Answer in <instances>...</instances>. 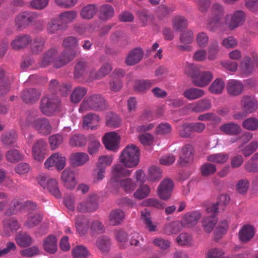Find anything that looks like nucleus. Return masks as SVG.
<instances>
[{
  "label": "nucleus",
  "instance_id": "24",
  "mask_svg": "<svg viewBox=\"0 0 258 258\" xmlns=\"http://www.w3.org/2000/svg\"><path fill=\"white\" fill-rule=\"evenodd\" d=\"M47 144L43 140H38L34 145L32 150L34 159L38 161H42L45 158V150Z\"/></svg>",
  "mask_w": 258,
  "mask_h": 258
},
{
  "label": "nucleus",
  "instance_id": "1",
  "mask_svg": "<svg viewBox=\"0 0 258 258\" xmlns=\"http://www.w3.org/2000/svg\"><path fill=\"white\" fill-rule=\"evenodd\" d=\"M78 53V52L73 51V53H71L70 55L68 56L62 53L57 57L58 51L57 49L52 48L44 53L40 60V64L42 67H46L51 63H53L54 67L60 68L74 59L77 56Z\"/></svg>",
  "mask_w": 258,
  "mask_h": 258
},
{
  "label": "nucleus",
  "instance_id": "49",
  "mask_svg": "<svg viewBox=\"0 0 258 258\" xmlns=\"http://www.w3.org/2000/svg\"><path fill=\"white\" fill-rule=\"evenodd\" d=\"M252 69V63L251 58L249 56H245L240 64V71L241 73L247 75L251 73Z\"/></svg>",
  "mask_w": 258,
  "mask_h": 258
},
{
  "label": "nucleus",
  "instance_id": "18",
  "mask_svg": "<svg viewBox=\"0 0 258 258\" xmlns=\"http://www.w3.org/2000/svg\"><path fill=\"white\" fill-rule=\"evenodd\" d=\"M119 138L114 132L107 133L103 138V143L105 148L110 151H115L118 149Z\"/></svg>",
  "mask_w": 258,
  "mask_h": 258
},
{
  "label": "nucleus",
  "instance_id": "42",
  "mask_svg": "<svg viewBox=\"0 0 258 258\" xmlns=\"http://www.w3.org/2000/svg\"><path fill=\"white\" fill-rule=\"evenodd\" d=\"M181 224L179 221H173L165 224L163 227V233L171 235L179 232L181 229Z\"/></svg>",
  "mask_w": 258,
  "mask_h": 258
},
{
  "label": "nucleus",
  "instance_id": "11",
  "mask_svg": "<svg viewBox=\"0 0 258 258\" xmlns=\"http://www.w3.org/2000/svg\"><path fill=\"white\" fill-rule=\"evenodd\" d=\"M212 17L209 20V27L211 29L221 25V20L224 13V7L219 3H215L211 8Z\"/></svg>",
  "mask_w": 258,
  "mask_h": 258
},
{
  "label": "nucleus",
  "instance_id": "5",
  "mask_svg": "<svg viewBox=\"0 0 258 258\" xmlns=\"http://www.w3.org/2000/svg\"><path fill=\"white\" fill-rule=\"evenodd\" d=\"M98 197L95 194H91L84 200L78 202L76 208L77 212L82 213H92L98 208Z\"/></svg>",
  "mask_w": 258,
  "mask_h": 258
},
{
  "label": "nucleus",
  "instance_id": "28",
  "mask_svg": "<svg viewBox=\"0 0 258 258\" xmlns=\"http://www.w3.org/2000/svg\"><path fill=\"white\" fill-rule=\"evenodd\" d=\"M112 70V67L110 63H105L101 66L99 70L95 72L91 71L89 74L90 81L94 80L102 79L109 75Z\"/></svg>",
  "mask_w": 258,
  "mask_h": 258
},
{
  "label": "nucleus",
  "instance_id": "54",
  "mask_svg": "<svg viewBox=\"0 0 258 258\" xmlns=\"http://www.w3.org/2000/svg\"><path fill=\"white\" fill-rule=\"evenodd\" d=\"M46 40L43 38H36L31 45V51L33 53L38 54L44 49Z\"/></svg>",
  "mask_w": 258,
  "mask_h": 258
},
{
  "label": "nucleus",
  "instance_id": "15",
  "mask_svg": "<svg viewBox=\"0 0 258 258\" xmlns=\"http://www.w3.org/2000/svg\"><path fill=\"white\" fill-rule=\"evenodd\" d=\"M61 179L64 186L69 189H74L78 182L75 172L68 168L62 171Z\"/></svg>",
  "mask_w": 258,
  "mask_h": 258
},
{
  "label": "nucleus",
  "instance_id": "23",
  "mask_svg": "<svg viewBox=\"0 0 258 258\" xmlns=\"http://www.w3.org/2000/svg\"><path fill=\"white\" fill-rule=\"evenodd\" d=\"M89 161V155L87 153L84 152H76L72 153L69 157L70 164L73 167L83 166Z\"/></svg>",
  "mask_w": 258,
  "mask_h": 258
},
{
  "label": "nucleus",
  "instance_id": "12",
  "mask_svg": "<svg viewBox=\"0 0 258 258\" xmlns=\"http://www.w3.org/2000/svg\"><path fill=\"white\" fill-rule=\"evenodd\" d=\"M66 164V158L61 154L56 152L52 154L45 162L44 166L47 169L55 167L57 170H61Z\"/></svg>",
  "mask_w": 258,
  "mask_h": 258
},
{
  "label": "nucleus",
  "instance_id": "17",
  "mask_svg": "<svg viewBox=\"0 0 258 258\" xmlns=\"http://www.w3.org/2000/svg\"><path fill=\"white\" fill-rule=\"evenodd\" d=\"M194 40L193 32L191 30H186L182 32L180 35L179 41L182 45L177 46L178 50L181 51H190L192 50L191 44Z\"/></svg>",
  "mask_w": 258,
  "mask_h": 258
},
{
  "label": "nucleus",
  "instance_id": "36",
  "mask_svg": "<svg viewBox=\"0 0 258 258\" xmlns=\"http://www.w3.org/2000/svg\"><path fill=\"white\" fill-rule=\"evenodd\" d=\"M220 130L223 133L228 135H237L241 132L240 126L233 122H229L222 124Z\"/></svg>",
  "mask_w": 258,
  "mask_h": 258
},
{
  "label": "nucleus",
  "instance_id": "30",
  "mask_svg": "<svg viewBox=\"0 0 258 258\" xmlns=\"http://www.w3.org/2000/svg\"><path fill=\"white\" fill-rule=\"evenodd\" d=\"M99 115L93 113H90L85 115L83 117L82 126L86 129L95 130L97 127L96 123L100 121Z\"/></svg>",
  "mask_w": 258,
  "mask_h": 258
},
{
  "label": "nucleus",
  "instance_id": "8",
  "mask_svg": "<svg viewBox=\"0 0 258 258\" xmlns=\"http://www.w3.org/2000/svg\"><path fill=\"white\" fill-rule=\"evenodd\" d=\"M218 210V207L217 204H213L207 209V212L211 214L204 217L202 221V227L206 232L211 233L215 226L217 219L215 214Z\"/></svg>",
  "mask_w": 258,
  "mask_h": 258
},
{
  "label": "nucleus",
  "instance_id": "10",
  "mask_svg": "<svg viewBox=\"0 0 258 258\" xmlns=\"http://www.w3.org/2000/svg\"><path fill=\"white\" fill-rule=\"evenodd\" d=\"M174 187V183L170 178L164 179L157 188V195L162 200L167 201L171 197Z\"/></svg>",
  "mask_w": 258,
  "mask_h": 258
},
{
  "label": "nucleus",
  "instance_id": "38",
  "mask_svg": "<svg viewBox=\"0 0 258 258\" xmlns=\"http://www.w3.org/2000/svg\"><path fill=\"white\" fill-rule=\"evenodd\" d=\"M205 94V91L200 89L196 88H190L186 89L183 93V96L188 100H196Z\"/></svg>",
  "mask_w": 258,
  "mask_h": 258
},
{
  "label": "nucleus",
  "instance_id": "41",
  "mask_svg": "<svg viewBox=\"0 0 258 258\" xmlns=\"http://www.w3.org/2000/svg\"><path fill=\"white\" fill-rule=\"evenodd\" d=\"M89 221L84 216L77 217L76 219V227L80 235H84L87 231Z\"/></svg>",
  "mask_w": 258,
  "mask_h": 258
},
{
  "label": "nucleus",
  "instance_id": "6",
  "mask_svg": "<svg viewBox=\"0 0 258 258\" xmlns=\"http://www.w3.org/2000/svg\"><path fill=\"white\" fill-rule=\"evenodd\" d=\"M38 183L44 189H47L49 192L57 198H60L61 194L58 186L57 181L45 175L41 174L37 177Z\"/></svg>",
  "mask_w": 258,
  "mask_h": 258
},
{
  "label": "nucleus",
  "instance_id": "45",
  "mask_svg": "<svg viewBox=\"0 0 258 258\" xmlns=\"http://www.w3.org/2000/svg\"><path fill=\"white\" fill-rule=\"evenodd\" d=\"M156 83L154 80H137L135 82L134 89L138 92H145Z\"/></svg>",
  "mask_w": 258,
  "mask_h": 258
},
{
  "label": "nucleus",
  "instance_id": "2",
  "mask_svg": "<svg viewBox=\"0 0 258 258\" xmlns=\"http://www.w3.org/2000/svg\"><path fill=\"white\" fill-rule=\"evenodd\" d=\"M107 107L104 99L99 94H93L86 97L81 103L79 111L84 112L88 110L100 111Z\"/></svg>",
  "mask_w": 258,
  "mask_h": 258
},
{
  "label": "nucleus",
  "instance_id": "20",
  "mask_svg": "<svg viewBox=\"0 0 258 258\" xmlns=\"http://www.w3.org/2000/svg\"><path fill=\"white\" fill-rule=\"evenodd\" d=\"M226 89L227 94L230 96H238L244 91L242 83L237 80L231 79L227 83Z\"/></svg>",
  "mask_w": 258,
  "mask_h": 258
},
{
  "label": "nucleus",
  "instance_id": "13",
  "mask_svg": "<svg viewBox=\"0 0 258 258\" xmlns=\"http://www.w3.org/2000/svg\"><path fill=\"white\" fill-rule=\"evenodd\" d=\"M244 14L241 10L235 11L231 15L225 17V24L230 29L232 30L242 25L244 21Z\"/></svg>",
  "mask_w": 258,
  "mask_h": 258
},
{
  "label": "nucleus",
  "instance_id": "64",
  "mask_svg": "<svg viewBox=\"0 0 258 258\" xmlns=\"http://www.w3.org/2000/svg\"><path fill=\"white\" fill-rule=\"evenodd\" d=\"M224 252L219 248H211L209 249L206 255V258H227L224 256Z\"/></svg>",
  "mask_w": 258,
  "mask_h": 258
},
{
  "label": "nucleus",
  "instance_id": "57",
  "mask_svg": "<svg viewBox=\"0 0 258 258\" xmlns=\"http://www.w3.org/2000/svg\"><path fill=\"white\" fill-rule=\"evenodd\" d=\"M242 126L247 130L256 131L258 129V119L255 117H249L243 121Z\"/></svg>",
  "mask_w": 258,
  "mask_h": 258
},
{
  "label": "nucleus",
  "instance_id": "4",
  "mask_svg": "<svg viewBox=\"0 0 258 258\" xmlns=\"http://www.w3.org/2000/svg\"><path fill=\"white\" fill-rule=\"evenodd\" d=\"M132 170L126 169L123 165L117 164L114 165L111 168V176L108 181L107 187L113 193H116L117 182L122 177H128L130 176Z\"/></svg>",
  "mask_w": 258,
  "mask_h": 258
},
{
  "label": "nucleus",
  "instance_id": "51",
  "mask_svg": "<svg viewBox=\"0 0 258 258\" xmlns=\"http://www.w3.org/2000/svg\"><path fill=\"white\" fill-rule=\"evenodd\" d=\"M228 227V221L227 220L221 221L214 231L215 239H219L226 233Z\"/></svg>",
  "mask_w": 258,
  "mask_h": 258
},
{
  "label": "nucleus",
  "instance_id": "22",
  "mask_svg": "<svg viewBox=\"0 0 258 258\" xmlns=\"http://www.w3.org/2000/svg\"><path fill=\"white\" fill-rule=\"evenodd\" d=\"M41 95L40 90L35 88H29L22 92L21 98L26 103L33 104L38 100Z\"/></svg>",
  "mask_w": 258,
  "mask_h": 258
},
{
  "label": "nucleus",
  "instance_id": "7",
  "mask_svg": "<svg viewBox=\"0 0 258 258\" xmlns=\"http://www.w3.org/2000/svg\"><path fill=\"white\" fill-rule=\"evenodd\" d=\"M39 15L36 12H22L19 13L15 18V25L19 29H25L28 27L34 20L37 19Z\"/></svg>",
  "mask_w": 258,
  "mask_h": 258
},
{
  "label": "nucleus",
  "instance_id": "3",
  "mask_svg": "<svg viewBox=\"0 0 258 258\" xmlns=\"http://www.w3.org/2000/svg\"><path fill=\"white\" fill-rule=\"evenodd\" d=\"M140 150L135 145L127 146L121 153L119 160L124 166L128 168L136 167L139 163Z\"/></svg>",
  "mask_w": 258,
  "mask_h": 258
},
{
  "label": "nucleus",
  "instance_id": "43",
  "mask_svg": "<svg viewBox=\"0 0 258 258\" xmlns=\"http://www.w3.org/2000/svg\"><path fill=\"white\" fill-rule=\"evenodd\" d=\"M141 218L144 222L146 227L149 231L153 232L157 230V224L153 222L150 212L147 210L143 211L141 213Z\"/></svg>",
  "mask_w": 258,
  "mask_h": 258
},
{
  "label": "nucleus",
  "instance_id": "35",
  "mask_svg": "<svg viewBox=\"0 0 258 258\" xmlns=\"http://www.w3.org/2000/svg\"><path fill=\"white\" fill-rule=\"evenodd\" d=\"M119 187H121L126 194H130L135 190L137 187V184L130 178H123L117 182V191L115 194L118 192Z\"/></svg>",
  "mask_w": 258,
  "mask_h": 258
},
{
  "label": "nucleus",
  "instance_id": "59",
  "mask_svg": "<svg viewBox=\"0 0 258 258\" xmlns=\"http://www.w3.org/2000/svg\"><path fill=\"white\" fill-rule=\"evenodd\" d=\"M86 143V139L84 136L75 135L70 140L69 144L72 147H81Z\"/></svg>",
  "mask_w": 258,
  "mask_h": 258
},
{
  "label": "nucleus",
  "instance_id": "60",
  "mask_svg": "<svg viewBox=\"0 0 258 258\" xmlns=\"http://www.w3.org/2000/svg\"><path fill=\"white\" fill-rule=\"evenodd\" d=\"M4 228L5 230L12 231L17 230L19 227L18 221L13 218H6L3 221Z\"/></svg>",
  "mask_w": 258,
  "mask_h": 258
},
{
  "label": "nucleus",
  "instance_id": "53",
  "mask_svg": "<svg viewBox=\"0 0 258 258\" xmlns=\"http://www.w3.org/2000/svg\"><path fill=\"white\" fill-rule=\"evenodd\" d=\"M74 258H87L89 252L87 248L83 245H78L72 251Z\"/></svg>",
  "mask_w": 258,
  "mask_h": 258
},
{
  "label": "nucleus",
  "instance_id": "56",
  "mask_svg": "<svg viewBox=\"0 0 258 258\" xmlns=\"http://www.w3.org/2000/svg\"><path fill=\"white\" fill-rule=\"evenodd\" d=\"M176 242L179 245L190 246L192 244L191 236L187 233H182L176 238Z\"/></svg>",
  "mask_w": 258,
  "mask_h": 258
},
{
  "label": "nucleus",
  "instance_id": "37",
  "mask_svg": "<svg viewBox=\"0 0 258 258\" xmlns=\"http://www.w3.org/2000/svg\"><path fill=\"white\" fill-rule=\"evenodd\" d=\"M42 216L39 213H30L28 215L27 220L24 225L27 228H32L38 225L42 220Z\"/></svg>",
  "mask_w": 258,
  "mask_h": 258
},
{
  "label": "nucleus",
  "instance_id": "50",
  "mask_svg": "<svg viewBox=\"0 0 258 258\" xmlns=\"http://www.w3.org/2000/svg\"><path fill=\"white\" fill-rule=\"evenodd\" d=\"M96 246L102 252H107L111 246L110 239L106 236H101L97 239Z\"/></svg>",
  "mask_w": 258,
  "mask_h": 258
},
{
  "label": "nucleus",
  "instance_id": "40",
  "mask_svg": "<svg viewBox=\"0 0 258 258\" xmlns=\"http://www.w3.org/2000/svg\"><path fill=\"white\" fill-rule=\"evenodd\" d=\"M124 218V212L119 209L112 211L109 215V224L117 225L121 223Z\"/></svg>",
  "mask_w": 258,
  "mask_h": 258
},
{
  "label": "nucleus",
  "instance_id": "48",
  "mask_svg": "<svg viewBox=\"0 0 258 258\" xmlns=\"http://www.w3.org/2000/svg\"><path fill=\"white\" fill-rule=\"evenodd\" d=\"M87 91V89L83 87H76L71 94V101L74 103H78L86 95Z\"/></svg>",
  "mask_w": 258,
  "mask_h": 258
},
{
  "label": "nucleus",
  "instance_id": "33",
  "mask_svg": "<svg viewBox=\"0 0 258 258\" xmlns=\"http://www.w3.org/2000/svg\"><path fill=\"white\" fill-rule=\"evenodd\" d=\"M253 227L249 225L243 226L239 230L238 236L239 240L242 242H247L250 241L254 235Z\"/></svg>",
  "mask_w": 258,
  "mask_h": 258
},
{
  "label": "nucleus",
  "instance_id": "34",
  "mask_svg": "<svg viewBox=\"0 0 258 258\" xmlns=\"http://www.w3.org/2000/svg\"><path fill=\"white\" fill-rule=\"evenodd\" d=\"M43 247L45 251L49 253H54L57 249V239L55 236L49 235L43 241Z\"/></svg>",
  "mask_w": 258,
  "mask_h": 258
},
{
  "label": "nucleus",
  "instance_id": "16",
  "mask_svg": "<svg viewBox=\"0 0 258 258\" xmlns=\"http://www.w3.org/2000/svg\"><path fill=\"white\" fill-rule=\"evenodd\" d=\"M213 75L210 71H199L192 81L193 84L198 87L207 86L212 80Z\"/></svg>",
  "mask_w": 258,
  "mask_h": 258
},
{
  "label": "nucleus",
  "instance_id": "26",
  "mask_svg": "<svg viewBox=\"0 0 258 258\" xmlns=\"http://www.w3.org/2000/svg\"><path fill=\"white\" fill-rule=\"evenodd\" d=\"M211 106L210 101L208 99H204L188 104L186 108L192 112H200L209 109Z\"/></svg>",
  "mask_w": 258,
  "mask_h": 258
},
{
  "label": "nucleus",
  "instance_id": "25",
  "mask_svg": "<svg viewBox=\"0 0 258 258\" xmlns=\"http://www.w3.org/2000/svg\"><path fill=\"white\" fill-rule=\"evenodd\" d=\"M31 41V37L29 35L20 34L11 42V45L13 49L17 50L26 48Z\"/></svg>",
  "mask_w": 258,
  "mask_h": 258
},
{
  "label": "nucleus",
  "instance_id": "61",
  "mask_svg": "<svg viewBox=\"0 0 258 258\" xmlns=\"http://www.w3.org/2000/svg\"><path fill=\"white\" fill-rule=\"evenodd\" d=\"M7 160L10 162H16L23 159V155L17 150L9 151L6 155Z\"/></svg>",
  "mask_w": 258,
  "mask_h": 258
},
{
  "label": "nucleus",
  "instance_id": "19",
  "mask_svg": "<svg viewBox=\"0 0 258 258\" xmlns=\"http://www.w3.org/2000/svg\"><path fill=\"white\" fill-rule=\"evenodd\" d=\"M193 147L191 145L186 144L181 149L177 163L181 166H185L191 162L193 159Z\"/></svg>",
  "mask_w": 258,
  "mask_h": 258
},
{
  "label": "nucleus",
  "instance_id": "47",
  "mask_svg": "<svg viewBox=\"0 0 258 258\" xmlns=\"http://www.w3.org/2000/svg\"><path fill=\"white\" fill-rule=\"evenodd\" d=\"M225 86L224 81L220 78L216 79L209 87V90L213 94H220L223 92Z\"/></svg>",
  "mask_w": 258,
  "mask_h": 258
},
{
  "label": "nucleus",
  "instance_id": "9",
  "mask_svg": "<svg viewBox=\"0 0 258 258\" xmlns=\"http://www.w3.org/2000/svg\"><path fill=\"white\" fill-rule=\"evenodd\" d=\"M59 103L55 97H44L41 99L40 109L43 114L51 115L57 109Z\"/></svg>",
  "mask_w": 258,
  "mask_h": 258
},
{
  "label": "nucleus",
  "instance_id": "32",
  "mask_svg": "<svg viewBox=\"0 0 258 258\" xmlns=\"http://www.w3.org/2000/svg\"><path fill=\"white\" fill-rule=\"evenodd\" d=\"M143 55V51L141 48L134 49L128 53L125 59V63L128 66L134 65L141 60Z\"/></svg>",
  "mask_w": 258,
  "mask_h": 258
},
{
  "label": "nucleus",
  "instance_id": "27",
  "mask_svg": "<svg viewBox=\"0 0 258 258\" xmlns=\"http://www.w3.org/2000/svg\"><path fill=\"white\" fill-rule=\"evenodd\" d=\"M34 128L40 134L48 135L52 131V126L47 118L42 117L37 119Z\"/></svg>",
  "mask_w": 258,
  "mask_h": 258
},
{
  "label": "nucleus",
  "instance_id": "31",
  "mask_svg": "<svg viewBox=\"0 0 258 258\" xmlns=\"http://www.w3.org/2000/svg\"><path fill=\"white\" fill-rule=\"evenodd\" d=\"M37 118V111H30L27 112L21 119V126L23 128L29 126L34 127Z\"/></svg>",
  "mask_w": 258,
  "mask_h": 258
},
{
  "label": "nucleus",
  "instance_id": "44",
  "mask_svg": "<svg viewBox=\"0 0 258 258\" xmlns=\"http://www.w3.org/2000/svg\"><path fill=\"white\" fill-rule=\"evenodd\" d=\"M114 14L113 7L109 5H104L101 6L99 12V18L103 21H107L111 19Z\"/></svg>",
  "mask_w": 258,
  "mask_h": 258
},
{
  "label": "nucleus",
  "instance_id": "29",
  "mask_svg": "<svg viewBox=\"0 0 258 258\" xmlns=\"http://www.w3.org/2000/svg\"><path fill=\"white\" fill-rule=\"evenodd\" d=\"M63 47L68 51L62 53L64 54L66 56L70 55L71 53L73 51L78 52L79 53L77 56L80 54V51L77 50H74L78 46V41L77 39L73 36H69L64 39L62 42Z\"/></svg>",
  "mask_w": 258,
  "mask_h": 258
},
{
  "label": "nucleus",
  "instance_id": "21",
  "mask_svg": "<svg viewBox=\"0 0 258 258\" xmlns=\"http://www.w3.org/2000/svg\"><path fill=\"white\" fill-rule=\"evenodd\" d=\"M201 218V214L199 211L188 212L182 218L180 223L182 227L191 228L196 225Z\"/></svg>",
  "mask_w": 258,
  "mask_h": 258
},
{
  "label": "nucleus",
  "instance_id": "46",
  "mask_svg": "<svg viewBox=\"0 0 258 258\" xmlns=\"http://www.w3.org/2000/svg\"><path fill=\"white\" fill-rule=\"evenodd\" d=\"M15 240L18 245L23 247L30 246L33 242L32 237L26 233L18 234Z\"/></svg>",
  "mask_w": 258,
  "mask_h": 258
},
{
  "label": "nucleus",
  "instance_id": "62",
  "mask_svg": "<svg viewBox=\"0 0 258 258\" xmlns=\"http://www.w3.org/2000/svg\"><path fill=\"white\" fill-rule=\"evenodd\" d=\"M200 170L203 176H208L215 173L217 169L214 164L206 163L201 166Z\"/></svg>",
  "mask_w": 258,
  "mask_h": 258
},
{
  "label": "nucleus",
  "instance_id": "39",
  "mask_svg": "<svg viewBox=\"0 0 258 258\" xmlns=\"http://www.w3.org/2000/svg\"><path fill=\"white\" fill-rule=\"evenodd\" d=\"M172 26L174 31H181L187 28L188 22L184 17L178 15L173 18Z\"/></svg>",
  "mask_w": 258,
  "mask_h": 258
},
{
  "label": "nucleus",
  "instance_id": "63",
  "mask_svg": "<svg viewBox=\"0 0 258 258\" xmlns=\"http://www.w3.org/2000/svg\"><path fill=\"white\" fill-rule=\"evenodd\" d=\"M150 192V188L147 185H143L135 191L134 196L137 199L142 200L148 197Z\"/></svg>",
  "mask_w": 258,
  "mask_h": 258
},
{
  "label": "nucleus",
  "instance_id": "58",
  "mask_svg": "<svg viewBox=\"0 0 258 258\" xmlns=\"http://www.w3.org/2000/svg\"><path fill=\"white\" fill-rule=\"evenodd\" d=\"M77 13L74 11H68L61 13L59 19L63 23H69L74 21L77 17Z\"/></svg>",
  "mask_w": 258,
  "mask_h": 258
},
{
  "label": "nucleus",
  "instance_id": "52",
  "mask_svg": "<svg viewBox=\"0 0 258 258\" xmlns=\"http://www.w3.org/2000/svg\"><path fill=\"white\" fill-rule=\"evenodd\" d=\"M228 155L222 153L213 154L207 157V160L211 162H215L218 164H224L228 159Z\"/></svg>",
  "mask_w": 258,
  "mask_h": 258
},
{
  "label": "nucleus",
  "instance_id": "14",
  "mask_svg": "<svg viewBox=\"0 0 258 258\" xmlns=\"http://www.w3.org/2000/svg\"><path fill=\"white\" fill-rule=\"evenodd\" d=\"M240 106L245 114H249L257 110L258 102L252 96L244 95L241 98Z\"/></svg>",
  "mask_w": 258,
  "mask_h": 258
},
{
  "label": "nucleus",
  "instance_id": "55",
  "mask_svg": "<svg viewBox=\"0 0 258 258\" xmlns=\"http://www.w3.org/2000/svg\"><path fill=\"white\" fill-rule=\"evenodd\" d=\"M96 12V9L94 5H88L84 7L81 11L80 15L84 19H91Z\"/></svg>",
  "mask_w": 258,
  "mask_h": 258
}]
</instances>
